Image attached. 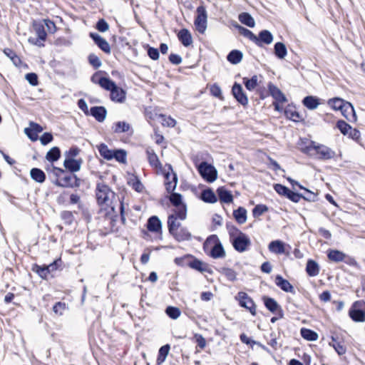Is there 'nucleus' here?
Returning a JSON list of instances; mask_svg holds the SVG:
<instances>
[{
    "instance_id": "nucleus-4",
    "label": "nucleus",
    "mask_w": 365,
    "mask_h": 365,
    "mask_svg": "<svg viewBox=\"0 0 365 365\" xmlns=\"http://www.w3.org/2000/svg\"><path fill=\"white\" fill-rule=\"evenodd\" d=\"M170 201L172 205L175 207V212H176L178 217L181 220H185L187 217V207L186 205L182 202V195L173 192L170 196Z\"/></svg>"
},
{
    "instance_id": "nucleus-31",
    "label": "nucleus",
    "mask_w": 365,
    "mask_h": 365,
    "mask_svg": "<svg viewBox=\"0 0 365 365\" xmlns=\"http://www.w3.org/2000/svg\"><path fill=\"white\" fill-rule=\"evenodd\" d=\"M306 271L311 277H315L319 273V267L318 264L312 259L307 261Z\"/></svg>"
},
{
    "instance_id": "nucleus-24",
    "label": "nucleus",
    "mask_w": 365,
    "mask_h": 365,
    "mask_svg": "<svg viewBox=\"0 0 365 365\" xmlns=\"http://www.w3.org/2000/svg\"><path fill=\"white\" fill-rule=\"evenodd\" d=\"M146 153L150 165L158 170H161L162 165L158 159V155L155 154L153 150L148 148Z\"/></svg>"
},
{
    "instance_id": "nucleus-9",
    "label": "nucleus",
    "mask_w": 365,
    "mask_h": 365,
    "mask_svg": "<svg viewBox=\"0 0 365 365\" xmlns=\"http://www.w3.org/2000/svg\"><path fill=\"white\" fill-rule=\"evenodd\" d=\"M207 12L203 6L197 8V16L195 20V26L201 34H204L207 29Z\"/></svg>"
},
{
    "instance_id": "nucleus-11",
    "label": "nucleus",
    "mask_w": 365,
    "mask_h": 365,
    "mask_svg": "<svg viewBox=\"0 0 365 365\" xmlns=\"http://www.w3.org/2000/svg\"><path fill=\"white\" fill-rule=\"evenodd\" d=\"M34 28L38 38L34 39L30 38L29 41L35 45L43 46V44L42 43V41H45L46 38V32L44 29V25L41 23H34Z\"/></svg>"
},
{
    "instance_id": "nucleus-18",
    "label": "nucleus",
    "mask_w": 365,
    "mask_h": 365,
    "mask_svg": "<svg viewBox=\"0 0 365 365\" xmlns=\"http://www.w3.org/2000/svg\"><path fill=\"white\" fill-rule=\"evenodd\" d=\"M90 36L102 51L106 53H110V45L106 39L101 37L99 34L95 33H91Z\"/></svg>"
},
{
    "instance_id": "nucleus-33",
    "label": "nucleus",
    "mask_w": 365,
    "mask_h": 365,
    "mask_svg": "<svg viewBox=\"0 0 365 365\" xmlns=\"http://www.w3.org/2000/svg\"><path fill=\"white\" fill-rule=\"evenodd\" d=\"M303 103L307 108L313 110L319 105V99L315 96H307L304 98Z\"/></svg>"
},
{
    "instance_id": "nucleus-1",
    "label": "nucleus",
    "mask_w": 365,
    "mask_h": 365,
    "mask_svg": "<svg viewBox=\"0 0 365 365\" xmlns=\"http://www.w3.org/2000/svg\"><path fill=\"white\" fill-rule=\"evenodd\" d=\"M96 197L101 210H105V215L113 219L119 211L123 212V205L120 202L115 192L104 182H100L96 185Z\"/></svg>"
},
{
    "instance_id": "nucleus-26",
    "label": "nucleus",
    "mask_w": 365,
    "mask_h": 365,
    "mask_svg": "<svg viewBox=\"0 0 365 365\" xmlns=\"http://www.w3.org/2000/svg\"><path fill=\"white\" fill-rule=\"evenodd\" d=\"M106 110L102 106H96L91 108V114L98 121L103 122L106 117Z\"/></svg>"
},
{
    "instance_id": "nucleus-3",
    "label": "nucleus",
    "mask_w": 365,
    "mask_h": 365,
    "mask_svg": "<svg viewBox=\"0 0 365 365\" xmlns=\"http://www.w3.org/2000/svg\"><path fill=\"white\" fill-rule=\"evenodd\" d=\"M302 150L311 157L328 160L334 157V153L324 145H318L312 141L309 145L302 148Z\"/></svg>"
},
{
    "instance_id": "nucleus-10",
    "label": "nucleus",
    "mask_w": 365,
    "mask_h": 365,
    "mask_svg": "<svg viewBox=\"0 0 365 365\" xmlns=\"http://www.w3.org/2000/svg\"><path fill=\"white\" fill-rule=\"evenodd\" d=\"M233 247L239 252L247 251L251 245L250 237L243 233L237 238L232 241Z\"/></svg>"
},
{
    "instance_id": "nucleus-36",
    "label": "nucleus",
    "mask_w": 365,
    "mask_h": 365,
    "mask_svg": "<svg viewBox=\"0 0 365 365\" xmlns=\"http://www.w3.org/2000/svg\"><path fill=\"white\" fill-rule=\"evenodd\" d=\"M47 172L51 175L52 178V182L56 185V182L59 180L62 175H63V169L52 166L51 168H48Z\"/></svg>"
},
{
    "instance_id": "nucleus-64",
    "label": "nucleus",
    "mask_w": 365,
    "mask_h": 365,
    "mask_svg": "<svg viewBox=\"0 0 365 365\" xmlns=\"http://www.w3.org/2000/svg\"><path fill=\"white\" fill-rule=\"evenodd\" d=\"M96 29L101 32H106L109 29V25L104 19H100L96 24Z\"/></svg>"
},
{
    "instance_id": "nucleus-32",
    "label": "nucleus",
    "mask_w": 365,
    "mask_h": 365,
    "mask_svg": "<svg viewBox=\"0 0 365 365\" xmlns=\"http://www.w3.org/2000/svg\"><path fill=\"white\" fill-rule=\"evenodd\" d=\"M238 18H239V21L242 24H243L250 28H253L255 26V19L252 18V16L249 13L243 12L239 15Z\"/></svg>"
},
{
    "instance_id": "nucleus-54",
    "label": "nucleus",
    "mask_w": 365,
    "mask_h": 365,
    "mask_svg": "<svg viewBox=\"0 0 365 365\" xmlns=\"http://www.w3.org/2000/svg\"><path fill=\"white\" fill-rule=\"evenodd\" d=\"M130 129V125L124 121H119L115 124L114 131L115 133L127 132Z\"/></svg>"
},
{
    "instance_id": "nucleus-13",
    "label": "nucleus",
    "mask_w": 365,
    "mask_h": 365,
    "mask_svg": "<svg viewBox=\"0 0 365 365\" xmlns=\"http://www.w3.org/2000/svg\"><path fill=\"white\" fill-rule=\"evenodd\" d=\"M232 93L236 100L241 103L242 106H246L248 103V98L244 93L243 89L241 85L235 83L232 86Z\"/></svg>"
},
{
    "instance_id": "nucleus-37",
    "label": "nucleus",
    "mask_w": 365,
    "mask_h": 365,
    "mask_svg": "<svg viewBox=\"0 0 365 365\" xmlns=\"http://www.w3.org/2000/svg\"><path fill=\"white\" fill-rule=\"evenodd\" d=\"M220 200L222 202L230 203L233 200L232 194L225 189L219 188L217 190Z\"/></svg>"
},
{
    "instance_id": "nucleus-52",
    "label": "nucleus",
    "mask_w": 365,
    "mask_h": 365,
    "mask_svg": "<svg viewBox=\"0 0 365 365\" xmlns=\"http://www.w3.org/2000/svg\"><path fill=\"white\" fill-rule=\"evenodd\" d=\"M333 343H329V345L332 346L339 355H343L346 353V349L341 343L336 341L334 336L331 337Z\"/></svg>"
},
{
    "instance_id": "nucleus-39",
    "label": "nucleus",
    "mask_w": 365,
    "mask_h": 365,
    "mask_svg": "<svg viewBox=\"0 0 365 365\" xmlns=\"http://www.w3.org/2000/svg\"><path fill=\"white\" fill-rule=\"evenodd\" d=\"M128 184L137 192H142L144 186L135 175H131L128 178Z\"/></svg>"
},
{
    "instance_id": "nucleus-19",
    "label": "nucleus",
    "mask_w": 365,
    "mask_h": 365,
    "mask_svg": "<svg viewBox=\"0 0 365 365\" xmlns=\"http://www.w3.org/2000/svg\"><path fill=\"white\" fill-rule=\"evenodd\" d=\"M341 114L351 122L356 120V115L353 106L349 102H346L341 110Z\"/></svg>"
},
{
    "instance_id": "nucleus-56",
    "label": "nucleus",
    "mask_w": 365,
    "mask_h": 365,
    "mask_svg": "<svg viewBox=\"0 0 365 365\" xmlns=\"http://www.w3.org/2000/svg\"><path fill=\"white\" fill-rule=\"evenodd\" d=\"M190 267L200 272H204L207 269V264L198 259H195L191 262Z\"/></svg>"
},
{
    "instance_id": "nucleus-22",
    "label": "nucleus",
    "mask_w": 365,
    "mask_h": 365,
    "mask_svg": "<svg viewBox=\"0 0 365 365\" xmlns=\"http://www.w3.org/2000/svg\"><path fill=\"white\" fill-rule=\"evenodd\" d=\"M257 38L258 41H255V43L259 46H262V43L270 44L273 41L272 34L267 30L260 31Z\"/></svg>"
},
{
    "instance_id": "nucleus-34",
    "label": "nucleus",
    "mask_w": 365,
    "mask_h": 365,
    "mask_svg": "<svg viewBox=\"0 0 365 365\" xmlns=\"http://www.w3.org/2000/svg\"><path fill=\"white\" fill-rule=\"evenodd\" d=\"M235 28H237L240 32V34L241 35H242L243 36L249 38L250 40H251L252 41H253L254 43H255V41H257V36L255 35L250 30L247 29H245L244 28L243 26L236 24L235 25Z\"/></svg>"
},
{
    "instance_id": "nucleus-53",
    "label": "nucleus",
    "mask_w": 365,
    "mask_h": 365,
    "mask_svg": "<svg viewBox=\"0 0 365 365\" xmlns=\"http://www.w3.org/2000/svg\"><path fill=\"white\" fill-rule=\"evenodd\" d=\"M221 273L230 281H235L237 279V273L230 268H222Z\"/></svg>"
},
{
    "instance_id": "nucleus-57",
    "label": "nucleus",
    "mask_w": 365,
    "mask_h": 365,
    "mask_svg": "<svg viewBox=\"0 0 365 365\" xmlns=\"http://www.w3.org/2000/svg\"><path fill=\"white\" fill-rule=\"evenodd\" d=\"M268 210V207L264 205H257L252 210L254 217H258Z\"/></svg>"
},
{
    "instance_id": "nucleus-51",
    "label": "nucleus",
    "mask_w": 365,
    "mask_h": 365,
    "mask_svg": "<svg viewBox=\"0 0 365 365\" xmlns=\"http://www.w3.org/2000/svg\"><path fill=\"white\" fill-rule=\"evenodd\" d=\"M165 313L173 319H177L181 314L179 308L175 307H168L165 309Z\"/></svg>"
},
{
    "instance_id": "nucleus-61",
    "label": "nucleus",
    "mask_w": 365,
    "mask_h": 365,
    "mask_svg": "<svg viewBox=\"0 0 365 365\" xmlns=\"http://www.w3.org/2000/svg\"><path fill=\"white\" fill-rule=\"evenodd\" d=\"M66 308V305L63 302H57L53 307V311L55 314L62 315L64 310Z\"/></svg>"
},
{
    "instance_id": "nucleus-50",
    "label": "nucleus",
    "mask_w": 365,
    "mask_h": 365,
    "mask_svg": "<svg viewBox=\"0 0 365 365\" xmlns=\"http://www.w3.org/2000/svg\"><path fill=\"white\" fill-rule=\"evenodd\" d=\"M243 81L246 88L249 91H252L257 86L258 77L257 76H253L250 79L244 78Z\"/></svg>"
},
{
    "instance_id": "nucleus-62",
    "label": "nucleus",
    "mask_w": 365,
    "mask_h": 365,
    "mask_svg": "<svg viewBox=\"0 0 365 365\" xmlns=\"http://www.w3.org/2000/svg\"><path fill=\"white\" fill-rule=\"evenodd\" d=\"M36 271L38 274V275L43 279H46L48 274L50 273L49 267H46V266H37Z\"/></svg>"
},
{
    "instance_id": "nucleus-49",
    "label": "nucleus",
    "mask_w": 365,
    "mask_h": 365,
    "mask_svg": "<svg viewBox=\"0 0 365 365\" xmlns=\"http://www.w3.org/2000/svg\"><path fill=\"white\" fill-rule=\"evenodd\" d=\"M227 229L228 230L231 242L243 234L242 232H241L238 228H237L234 225H227Z\"/></svg>"
},
{
    "instance_id": "nucleus-16",
    "label": "nucleus",
    "mask_w": 365,
    "mask_h": 365,
    "mask_svg": "<svg viewBox=\"0 0 365 365\" xmlns=\"http://www.w3.org/2000/svg\"><path fill=\"white\" fill-rule=\"evenodd\" d=\"M147 228L150 232L162 234V223L156 216L150 217L147 222Z\"/></svg>"
},
{
    "instance_id": "nucleus-47",
    "label": "nucleus",
    "mask_w": 365,
    "mask_h": 365,
    "mask_svg": "<svg viewBox=\"0 0 365 365\" xmlns=\"http://www.w3.org/2000/svg\"><path fill=\"white\" fill-rule=\"evenodd\" d=\"M61 155V152L58 148H52L46 154V158L51 162L56 161Z\"/></svg>"
},
{
    "instance_id": "nucleus-15",
    "label": "nucleus",
    "mask_w": 365,
    "mask_h": 365,
    "mask_svg": "<svg viewBox=\"0 0 365 365\" xmlns=\"http://www.w3.org/2000/svg\"><path fill=\"white\" fill-rule=\"evenodd\" d=\"M43 131V128L35 123H30V127L24 129L25 133L32 140L36 141L38 139V134Z\"/></svg>"
},
{
    "instance_id": "nucleus-8",
    "label": "nucleus",
    "mask_w": 365,
    "mask_h": 365,
    "mask_svg": "<svg viewBox=\"0 0 365 365\" xmlns=\"http://www.w3.org/2000/svg\"><path fill=\"white\" fill-rule=\"evenodd\" d=\"M56 185L62 187H74L80 185V179L76 175L68 174L66 171L56 182Z\"/></svg>"
},
{
    "instance_id": "nucleus-40",
    "label": "nucleus",
    "mask_w": 365,
    "mask_h": 365,
    "mask_svg": "<svg viewBox=\"0 0 365 365\" xmlns=\"http://www.w3.org/2000/svg\"><path fill=\"white\" fill-rule=\"evenodd\" d=\"M274 53L280 59H283L287 53V48L283 43L277 42L274 45Z\"/></svg>"
},
{
    "instance_id": "nucleus-63",
    "label": "nucleus",
    "mask_w": 365,
    "mask_h": 365,
    "mask_svg": "<svg viewBox=\"0 0 365 365\" xmlns=\"http://www.w3.org/2000/svg\"><path fill=\"white\" fill-rule=\"evenodd\" d=\"M194 338L195 339V342L197 344V346L201 349H203L206 346V340L202 336V335H201L200 334H195L194 335Z\"/></svg>"
},
{
    "instance_id": "nucleus-58",
    "label": "nucleus",
    "mask_w": 365,
    "mask_h": 365,
    "mask_svg": "<svg viewBox=\"0 0 365 365\" xmlns=\"http://www.w3.org/2000/svg\"><path fill=\"white\" fill-rule=\"evenodd\" d=\"M336 126L341 131V133L344 135H346L349 133V131L351 128L349 124H347L344 120H339L337 122Z\"/></svg>"
},
{
    "instance_id": "nucleus-41",
    "label": "nucleus",
    "mask_w": 365,
    "mask_h": 365,
    "mask_svg": "<svg viewBox=\"0 0 365 365\" xmlns=\"http://www.w3.org/2000/svg\"><path fill=\"white\" fill-rule=\"evenodd\" d=\"M300 332L302 336L308 341H316L318 339V334L311 329L302 328Z\"/></svg>"
},
{
    "instance_id": "nucleus-42",
    "label": "nucleus",
    "mask_w": 365,
    "mask_h": 365,
    "mask_svg": "<svg viewBox=\"0 0 365 365\" xmlns=\"http://www.w3.org/2000/svg\"><path fill=\"white\" fill-rule=\"evenodd\" d=\"M201 197L205 202L214 203L217 201V197L211 190H204L202 192Z\"/></svg>"
},
{
    "instance_id": "nucleus-2",
    "label": "nucleus",
    "mask_w": 365,
    "mask_h": 365,
    "mask_svg": "<svg viewBox=\"0 0 365 365\" xmlns=\"http://www.w3.org/2000/svg\"><path fill=\"white\" fill-rule=\"evenodd\" d=\"M91 81L99 85L102 88L110 91V98L113 101L123 103L125 99V91L110 79L103 77L100 72L94 73L91 76Z\"/></svg>"
},
{
    "instance_id": "nucleus-43",
    "label": "nucleus",
    "mask_w": 365,
    "mask_h": 365,
    "mask_svg": "<svg viewBox=\"0 0 365 365\" xmlns=\"http://www.w3.org/2000/svg\"><path fill=\"white\" fill-rule=\"evenodd\" d=\"M227 58L230 63H232L233 64H237L242 61V52H240L239 51L234 50V51H232L228 54Z\"/></svg>"
},
{
    "instance_id": "nucleus-17",
    "label": "nucleus",
    "mask_w": 365,
    "mask_h": 365,
    "mask_svg": "<svg viewBox=\"0 0 365 365\" xmlns=\"http://www.w3.org/2000/svg\"><path fill=\"white\" fill-rule=\"evenodd\" d=\"M170 235L178 242L190 240L192 237L191 233L188 229L184 227H180Z\"/></svg>"
},
{
    "instance_id": "nucleus-20",
    "label": "nucleus",
    "mask_w": 365,
    "mask_h": 365,
    "mask_svg": "<svg viewBox=\"0 0 365 365\" xmlns=\"http://www.w3.org/2000/svg\"><path fill=\"white\" fill-rule=\"evenodd\" d=\"M81 164L82 160L81 159L66 158L63 162L64 167L71 173L79 171Z\"/></svg>"
},
{
    "instance_id": "nucleus-29",
    "label": "nucleus",
    "mask_w": 365,
    "mask_h": 365,
    "mask_svg": "<svg viewBox=\"0 0 365 365\" xmlns=\"http://www.w3.org/2000/svg\"><path fill=\"white\" fill-rule=\"evenodd\" d=\"M97 148L98 152L100 153V155L103 158L108 160H110L113 159V153L114 150L109 149L107 145L101 143L97 145Z\"/></svg>"
},
{
    "instance_id": "nucleus-44",
    "label": "nucleus",
    "mask_w": 365,
    "mask_h": 365,
    "mask_svg": "<svg viewBox=\"0 0 365 365\" xmlns=\"http://www.w3.org/2000/svg\"><path fill=\"white\" fill-rule=\"evenodd\" d=\"M4 53L8 58H10V60L16 66H19L21 64V61L20 58L15 53L14 51L10 48H5L4 50Z\"/></svg>"
},
{
    "instance_id": "nucleus-21",
    "label": "nucleus",
    "mask_w": 365,
    "mask_h": 365,
    "mask_svg": "<svg viewBox=\"0 0 365 365\" xmlns=\"http://www.w3.org/2000/svg\"><path fill=\"white\" fill-rule=\"evenodd\" d=\"M269 94L274 98L275 101L285 103L287 98L283 93L272 83H269L268 86Z\"/></svg>"
},
{
    "instance_id": "nucleus-14",
    "label": "nucleus",
    "mask_w": 365,
    "mask_h": 365,
    "mask_svg": "<svg viewBox=\"0 0 365 365\" xmlns=\"http://www.w3.org/2000/svg\"><path fill=\"white\" fill-rule=\"evenodd\" d=\"M169 170H171V173L168 172L165 174V186L166 190L168 192H173L176 187L177 185V176L175 173L173 172L172 168L170 165L168 166Z\"/></svg>"
},
{
    "instance_id": "nucleus-7",
    "label": "nucleus",
    "mask_w": 365,
    "mask_h": 365,
    "mask_svg": "<svg viewBox=\"0 0 365 365\" xmlns=\"http://www.w3.org/2000/svg\"><path fill=\"white\" fill-rule=\"evenodd\" d=\"M212 243L214 245L211 249L210 256L215 259L224 258L225 257V251L221 242L215 235L208 237L205 242V246Z\"/></svg>"
},
{
    "instance_id": "nucleus-38",
    "label": "nucleus",
    "mask_w": 365,
    "mask_h": 365,
    "mask_svg": "<svg viewBox=\"0 0 365 365\" xmlns=\"http://www.w3.org/2000/svg\"><path fill=\"white\" fill-rule=\"evenodd\" d=\"M349 316L355 322H362L365 321V312L360 309H351Z\"/></svg>"
},
{
    "instance_id": "nucleus-59",
    "label": "nucleus",
    "mask_w": 365,
    "mask_h": 365,
    "mask_svg": "<svg viewBox=\"0 0 365 365\" xmlns=\"http://www.w3.org/2000/svg\"><path fill=\"white\" fill-rule=\"evenodd\" d=\"M160 117L162 119V124L163 125H166L168 127H174L176 124L175 120L170 116L168 117L164 115H160Z\"/></svg>"
},
{
    "instance_id": "nucleus-28",
    "label": "nucleus",
    "mask_w": 365,
    "mask_h": 365,
    "mask_svg": "<svg viewBox=\"0 0 365 365\" xmlns=\"http://www.w3.org/2000/svg\"><path fill=\"white\" fill-rule=\"evenodd\" d=\"M276 284L282 290L287 292H294L293 286L286 279H283L280 275H277L275 278Z\"/></svg>"
},
{
    "instance_id": "nucleus-23",
    "label": "nucleus",
    "mask_w": 365,
    "mask_h": 365,
    "mask_svg": "<svg viewBox=\"0 0 365 365\" xmlns=\"http://www.w3.org/2000/svg\"><path fill=\"white\" fill-rule=\"evenodd\" d=\"M269 250L274 254L280 255L286 252L285 244L280 240L272 241L268 246Z\"/></svg>"
},
{
    "instance_id": "nucleus-45",
    "label": "nucleus",
    "mask_w": 365,
    "mask_h": 365,
    "mask_svg": "<svg viewBox=\"0 0 365 365\" xmlns=\"http://www.w3.org/2000/svg\"><path fill=\"white\" fill-rule=\"evenodd\" d=\"M346 101H344L343 99L339 98H334L332 99H329L328 101V105L332 108L334 110H341L344 105Z\"/></svg>"
},
{
    "instance_id": "nucleus-12",
    "label": "nucleus",
    "mask_w": 365,
    "mask_h": 365,
    "mask_svg": "<svg viewBox=\"0 0 365 365\" xmlns=\"http://www.w3.org/2000/svg\"><path fill=\"white\" fill-rule=\"evenodd\" d=\"M264 305L271 312L283 317V311L278 303L272 298L264 297Z\"/></svg>"
},
{
    "instance_id": "nucleus-25",
    "label": "nucleus",
    "mask_w": 365,
    "mask_h": 365,
    "mask_svg": "<svg viewBox=\"0 0 365 365\" xmlns=\"http://www.w3.org/2000/svg\"><path fill=\"white\" fill-rule=\"evenodd\" d=\"M178 220H181L176 214V212L168 217V227L170 234L173 233L178 228L180 227V223Z\"/></svg>"
},
{
    "instance_id": "nucleus-6",
    "label": "nucleus",
    "mask_w": 365,
    "mask_h": 365,
    "mask_svg": "<svg viewBox=\"0 0 365 365\" xmlns=\"http://www.w3.org/2000/svg\"><path fill=\"white\" fill-rule=\"evenodd\" d=\"M235 298L239 302L240 307L248 310L252 316L257 314V306L252 299L247 293L240 292Z\"/></svg>"
},
{
    "instance_id": "nucleus-30",
    "label": "nucleus",
    "mask_w": 365,
    "mask_h": 365,
    "mask_svg": "<svg viewBox=\"0 0 365 365\" xmlns=\"http://www.w3.org/2000/svg\"><path fill=\"white\" fill-rule=\"evenodd\" d=\"M233 216L239 224H244L247 221V210L242 207L234 210Z\"/></svg>"
},
{
    "instance_id": "nucleus-55",
    "label": "nucleus",
    "mask_w": 365,
    "mask_h": 365,
    "mask_svg": "<svg viewBox=\"0 0 365 365\" xmlns=\"http://www.w3.org/2000/svg\"><path fill=\"white\" fill-rule=\"evenodd\" d=\"M113 158L120 163H125L126 153L123 150H114L113 153Z\"/></svg>"
},
{
    "instance_id": "nucleus-35",
    "label": "nucleus",
    "mask_w": 365,
    "mask_h": 365,
    "mask_svg": "<svg viewBox=\"0 0 365 365\" xmlns=\"http://www.w3.org/2000/svg\"><path fill=\"white\" fill-rule=\"evenodd\" d=\"M31 178L37 182L42 183L45 181V173L38 168H32L30 172Z\"/></svg>"
},
{
    "instance_id": "nucleus-48",
    "label": "nucleus",
    "mask_w": 365,
    "mask_h": 365,
    "mask_svg": "<svg viewBox=\"0 0 365 365\" xmlns=\"http://www.w3.org/2000/svg\"><path fill=\"white\" fill-rule=\"evenodd\" d=\"M170 350L168 344L164 345L159 349L158 356L157 359L158 364H162L166 359Z\"/></svg>"
},
{
    "instance_id": "nucleus-60",
    "label": "nucleus",
    "mask_w": 365,
    "mask_h": 365,
    "mask_svg": "<svg viewBox=\"0 0 365 365\" xmlns=\"http://www.w3.org/2000/svg\"><path fill=\"white\" fill-rule=\"evenodd\" d=\"M274 190L281 195L286 196L287 195L289 189L281 184H276L274 186Z\"/></svg>"
},
{
    "instance_id": "nucleus-46",
    "label": "nucleus",
    "mask_w": 365,
    "mask_h": 365,
    "mask_svg": "<svg viewBox=\"0 0 365 365\" xmlns=\"http://www.w3.org/2000/svg\"><path fill=\"white\" fill-rule=\"evenodd\" d=\"M328 257L334 262H341L345 258V255L339 250H331L328 253Z\"/></svg>"
},
{
    "instance_id": "nucleus-27",
    "label": "nucleus",
    "mask_w": 365,
    "mask_h": 365,
    "mask_svg": "<svg viewBox=\"0 0 365 365\" xmlns=\"http://www.w3.org/2000/svg\"><path fill=\"white\" fill-rule=\"evenodd\" d=\"M178 37L185 46H189L192 43V36L187 29H181L178 34Z\"/></svg>"
},
{
    "instance_id": "nucleus-5",
    "label": "nucleus",
    "mask_w": 365,
    "mask_h": 365,
    "mask_svg": "<svg viewBox=\"0 0 365 365\" xmlns=\"http://www.w3.org/2000/svg\"><path fill=\"white\" fill-rule=\"evenodd\" d=\"M197 170L202 178L207 182H212L217 179V170L214 166L206 162H202L199 164Z\"/></svg>"
}]
</instances>
